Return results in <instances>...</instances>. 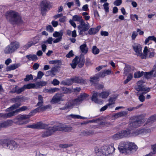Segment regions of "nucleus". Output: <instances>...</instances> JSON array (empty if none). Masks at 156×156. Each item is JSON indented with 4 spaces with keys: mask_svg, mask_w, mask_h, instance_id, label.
Masks as SVG:
<instances>
[{
    "mask_svg": "<svg viewBox=\"0 0 156 156\" xmlns=\"http://www.w3.org/2000/svg\"><path fill=\"white\" fill-rule=\"evenodd\" d=\"M78 29L80 35L83 34V32L87 30L90 28V25L88 23H85L83 20L80 23V24L78 26Z\"/></svg>",
    "mask_w": 156,
    "mask_h": 156,
    "instance_id": "nucleus-10",
    "label": "nucleus"
},
{
    "mask_svg": "<svg viewBox=\"0 0 156 156\" xmlns=\"http://www.w3.org/2000/svg\"><path fill=\"white\" fill-rule=\"evenodd\" d=\"M142 105L143 104H142L137 106L136 107H130L128 108L127 109V110L129 111H132L135 110V109H138L140 107H141Z\"/></svg>",
    "mask_w": 156,
    "mask_h": 156,
    "instance_id": "nucleus-55",
    "label": "nucleus"
},
{
    "mask_svg": "<svg viewBox=\"0 0 156 156\" xmlns=\"http://www.w3.org/2000/svg\"><path fill=\"white\" fill-rule=\"evenodd\" d=\"M72 80H73L74 83H84L85 81L81 77L76 76L72 78Z\"/></svg>",
    "mask_w": 156,
    "mask_h": 156,
    "instance_id": "nucleus-20",
    "label": "nucleus"
},
{
    "mask_svg": "<svg viewBox=\"0 0 156 156\" xmlns=\"http://www.w3.org/2000/svg\"><path fill=\"white\" fill-rule=\"evenodd\" d=\"M20 63L14 64L7 66L6 68V70L7 71H9L14 70L20 66Z\"/></svg>",
    "mask_w": 156,
    "mask_h": 156,
    "instance_id": "nucleus-24",
    "label": "nucleus"
},
{
    "mask_svg": "<svg viewBox=\"0 0 156 156\" xmlns=\"http://www.w3.org/2000/svg\"><path fill=\"white\" fill-rule=\"evenodd\" d=\"M56 125H55L52 127H49L45 131L43 132L42 135V137H46L51 135L57 130Z\"/></svg>",
    "mask_w": 156,
    "mask_h": 156,
    "instance_id": "nucleus-11",
    "label": "nucleus"
},
{
    "mask_svg": "<svg viewBox=\"0 0 156 156\" xmlns=\"http://www.w3.org/2000/svg\"><path fill=\"white\" fill-rule=\"evenodd\" d=\"M80 48L81 52L84 54L87 53L88 51V48L86 43L80 45Z\"/></svg>",
    "mask_w": 156,
    "mask_h": 156,
    "instance_id": "nucleus-28",
    "label": "nucleus"
},
{
    "mask_svg": "<svg viewBox=\"0 0 156 156\" xmlns=\"http://www.w3.org/2000/svg\"><path fill=\"white\" fill-rule=\"evenodd\" d=\"M98 94L97 93H94L92 97V100L94 101L95 103H100L101 102L97 98L98 96Z\"/></svg>",
    "mask_w": 156,
    "mask_h": 156,
    "instance_id": "nucleus-36",
    "label": "nucleus"
},
{
    "mask_svg": "<svg viewBox=\"0 0 156 156\" xmlns=\"http://www.w3.org/2000/svg\"><path fill=\"white\" fill-rule=\"evenodd\" d=\"M100 28V26H98L96 28H91L89 30L88 33L90 35H94L98 32Z\"/></svg>",
    "mask_w": 156,
    "mask_h": 156,
    "instance_id": "nucleus-22",
    "label": "nucleus"
},
{
    "mask_svg": "<svg viewBox=\"0 0 156 156\" xmlns=\"http://www.w3.org/2000/svg\"><path fill=\"white\" fill-rule=\"evenodd\" d=\"M131 129L128 128L125 130L121 131L123 138L128 136H136L139 135H144L151 132V129L149 128H143L137 129L134 131H132Z\"/></svg>",
    "mask_w": 156,
    "mask_h": 156,
    "instance_id": "nucleus-1",
    "label": "nucleus"
},
{
    "mask_svg": "<svg viewBox=\"0 0 156 156\" xmlns=\"http://www.w3.org/2000/svg\"><path fill=\"white\" fill-rule=\"evenodd\" d=\"M60 83L59 81L56 79H54L51 81V83L54 86L58 85Z\"/></svg>",
    "mask_w": 156,
    "mask_h": 156,
    "instance_id": "nucleus-61",
    "label": "nucleus"
},
{
    "mask_svg": "<svg viewBox=\"0 0 156 156\" xmlns=\"http://www.w3.org/2000/svg\"><path fill=\"white\" fill-rule=\"evenodd\" d=\"M95 152L98 156H108L114 152L115 149L112 145L103 146L100 148L96 147L94 148Z\"/></svg>",
    "mask_w": 156,
    "mask_h": 156,
    "instance_id": "nucleus-4",
    "label": "nucleus"
},
{
    "mask_svg": "<svg viewBox=\"0 0 156 156\" xmlns=\"http://www.w3.org/2000/svg\"><path fill=\"white\" fill-rule=\"evenodd\" d=\"M57 131H64L65 132L69 131L72 129V127L70 126H64L63 125L59 124L56 126Z\"/></svg>",
    "mask_w": 156,
    "mask_h": 156,
    "instance_id": "nucleus-16",
    "label": "nucleus"
},
{
    "mask_svg": "<svg viewBox=\"0 0 156 156\" xmlns=\"http://www.w3.org/2000/svg\"><path fill=\"white\" fill-rule=\"evenodd\" d=\"M72 108L71 103L70 102H68L63 107L60 108L59 109L60 110H66Z\"/></svg>",
    "mask_w": 156,
    "mask_h": 156,
    "instance_id": "nucleus-41",
    "label": "nucleus"
},
{
    "mask_svg": "<svg viewBox=\"0 0 156 156\" xmlns=\"http://www.w3.org/2000/svg\"><path fill=\"white\" fill-rule=\"evenodd\" d=\"M44 74V73L42 71H39L38 73L37 79H41Z\"/></svg>",
    "mask_w": 156,
    "mask_h": 156,
    "instance_id": "nucleus-63",
    "label": "nucleus"
},
{
    "mask_svg": "<svg viewBox=\"0 0 156 156\" xmlns=\"http://www.w3.org/2000/svg\"><path fill=\"white\" fill-rule=\"evenodd\" d=\"M63 35V32L62 30L59 32L55 31L53 34V36L55 37H62Z\"/></svg>",
    "mask_w": 156,
    "mask_h": 156,
    "instance_id": "nucleus-42",
    "label": "nucleus"
},
{
    "mask_svg": "<svg viewBox=\"0 0 156 156\" xmlns=\"http://www.w3.org/2000/svg\"><path fill=\"white\" fill-rule=\"evenodd\" d=\"M47 82L45 81H40L35 83L36 88H37L45 86L47 84Z\"/></svg>",
    "mask_w": 156,
    "mask_h": 156,
    "instance_id": "nucleus-35",
    "label": "nucleus"
},
{
    "mask_svg": "<svg viewBox=\"0 0 156 156\" xmlns=\"http://www.w3.org/2000/svg\"><path fill=\"white\" fill-rule=\"evenodd\" d=\"M70 102L71 103V104L72 105V108L74 106L80 104L82 103V101H81L80 99L78 97L76 99L72 100V102Z\"/></svg>",
    "mask_w": 156,
    "mask_h": 156,
    "instance_id": "nucleus-29",
    "label": "nucleus"
},
{
    "mask_svg": "<svg viewBox=\"0 0 156 156\" xmlns=\"http://www.w3.org/2000/svg\"><path fill=\"white\" fill-rule=\"evenodd\" d=\"M69 116L73 119H87V117H82L79 115H76L72 114L70 115H69Z\"/></svg>",
    "mask_w": 156,
    "mask_h": 156,
    "instance_id": "nucleus-45",
    "label": "nucleus"
},
{
    "mask_svg": "<svg viewBox=\"0 0 156 156\" xmlns=\"http://www.w3.org/2000/svg\"><path fill=\"white\" fill-rule=\"evenodd\" d=\"M145 78L147 79H150L152 76H156V66L154 65L152 69L149 72H145L144 74Z\"/></svg>",
    "mask_w": 156,
    "mask_h": 156,
    "instance_id": "nucleus-15",
    "label": "nucleus"
},
{
    "mask_svg": "<svg viewBox=\"0 0 156 156\" xmlns=\"http://www.w3.org/2000/svg\"><path fill=\"white\" fill-rule=\"evenodd\" d=\"M25 89H30L36 88V84L34 83H29L24 85Z\"/></svg>",
    "mask_w": 156,
    "mask_h": 156,
    "instance_id": "nucleus-46",
    "label": "nucleus"
},
{
    "mask_svg": "<svg viewBox=\"0 0 156 156\" xmlns=\"http://www.w3.org/2000/svg\"><path fill=\"white\" fill-rule=\"evenodd\" d=\"M132 47L134 51L136 53L137 55L140 54V52H141L142 47L140 45L138 44H135Z\"/></svg>",
    "mask_w": 156,
    "mask_h": 156,
    "instance_id": "nucleus-17",
    "label": "nucleus"
},
{
    "mask_svg": "<svg viewBox=\"0 0 156 156\" xmlns=\"http://www.w3.org/2000/svg\"><path fill=\"white\" fill-rule=\"evenodd\" d=\"M26 57L28 59L29 61H36L38 59V58L35 55L30 54L27 55Z\"/></svg>",
    "mask_w": 156,
    "mask_h": 156,
    "instance_id": "nucleus-34",
    "label": "nucleus"
},
{
    "mask_svg": "<svg viewBox=\"0 0 156 156\" xmlns=\"http://www.w3.org/2000/svg\"><path fill=\"white\" fill-rule=\"evenodd\" d=\"M30 118L29 115H19L17 116L14 119L15 123L19 125H23L26 124L29 122V120H24Z\"/></svg>",
    "mask_w": 156,
    "mask_h": 156,
    "instance_id": "nucleus-8",
    "label": "nucleus"
},
{
    "mask_svg": "<svg viewBox=\"0 0 156 156\" xmlns=\"http://www.w3.org/2000/svg\"><path fill=\"white\" fill-rule=\"evenodd\" d=\"M134 68L129 65L126 66L124 68V73L126 74L128 73L131 72L132 71H133Z\"/></svg>",
    "mask_w": 156,
    "mask_h": 156,
    "instance_id": "nucleus-30",
    "label": "nucleus"
},
{
    "mask_svg": "<svg viewBox=\"0 0 156 156\" xmlns=\"http://www.w3.org/2000/svg\"><path fill=\"white\" fill-rule=\"evenodd\" d=\"M28 108L27 106H23L19 109L16 110L17 113L21 111H23L27 109Z\"/></svg>",
    "mask_w": 156,
    "mask_h": 156,
    "instance_id": "nucleus-58",
    "label": "nucleus"
},
{
    "mask_svg": "<svg viewBox=\"0 0 156 156\" xmlns=\"http://www.w3.org/2000/svg\"><path fill=\"white\" fill-rule=\"evenodd\" d=\"M46 29L47 31L50 33H52L54 31V29L51 25L47 26Z\"/></svg>",
    "mask_w": 156,
    "mask_h": 156,
    "instance_id": "nucleus-60",
    "label": "nucleus"
},
{
    "mask_svg": "<svg viewBox=\"0 0 156 156\" xmlns=\"http://www.w3.org/2000/svg\"><path fill=\"white\" fill-rule=\"evenodd\" d=\"M122 3V0H116L114 2V5L116 6H119L121 5Z\"/></svg>",
    "mask_w": 156,
    "mask_h": 156,
    "instance_id": "nucleus-64",
    "label": "nucleus"
},
{
    "mask_svg": "<svg viewBox=\"0 0 156 156\" xmlns=\"http://www.w3.org/2000/svg\"><path fill=\"white\" fill-rule=\"evenodd\" d=\"M108 101L109 103L107 104L108 106H110V105L115 103V100L113 98H110Z\"/></svg>",
    "mask_w": 156,
    "mask_h": 156,
    "instance_id": "nucleus-62",
    "label": "nucleus"
},
{
    "mask_svg": "<svg viewBox=\"0 0 156 156\" xmlns=\"http://www.w3.org/2000/svg\"><path fill=\"white\" fill-rule=\"evenodd\" d=\"M13 123L12 120H8L1 123V127H6L11 126L13 124Z\"/></svg>",
    "mask_w": 156,
    "mask_h": 156,
    "instance_id": "nucleus-23",
    "label": "nucleus"
},
{
    "mask_svg": "<svg viewBox=\"0 0 156 156\" xmlns=\"http://www.w3.org/2000/svg\"><path fill=\"white\" fill-rule=\"evenodd\" d=\"M143 72H140V71H138L135 72L134 74V77L135 78L140 77L143 76Z\"/></svg>",
    "mask_w": 156,
    "mask_h": 156,
    "instance_id": "nucleus-51",
    "label": "nucleus"
},
{
    "mask_svg": "<svg viewBox=\"0 0 156 156\" xmlns=\"http://www.w3.org/2000/svg\"><path fill=\"white\" fill-rule=\"evenodd\" d=\"M99 76L100 75L98 73H97L94 75L93 76L90 77V81L92 84H95L96 82L99 81L100 77Z\"/></svg>",
    "mask_w": 156,
    "mask_h": 156,
    "instance_id": "nucleus-19",
    "label": "nucleus"
},
{
    "mask_svg": "<svg viewBox=\"0 0 156 156\" xmlns=\"http://www.w3.org/2000/svg\"><path fill=\"white\" fill-rule=\"evenodd\" d=\"M59 90L58 88H52L49 89V93L51 94L54 93L55 92L58 91Z\"/></svg>",
    "mask_w": 156,
    "mask_h": 156,
    "instance_id": "nucleus-59",
    "label": "nucleus"
},
{
    "mask_svg": "<svg viewBox=\"0 0 156 156\" xmlns=\"http://www.w3.org/2000/svg\"><path fill=\"white\" fill-rule=\"evenodd\" d=\"M16 113H17L16 110L7 113H1V117H2L5 118H10L15 115Z\"/></svg>",
    "mask_w": 156,
    "mask_h": 156,
    "instance_id": "nucleus-21",
    "label": "nucleus"
},
{
    "mask_svg": "<svg viewBox=\"0 0 156 156\" xmlns=\"http://www.w3.org/2000/svg\"><path fill=\"white\" fill-rule=\"evenodd\" d=\"M109 4L108 2L105 3L103 6L104 8V9L105 11L106 12H109V7H108Z\"/></svg>",
    "mask_w": 156,
    "mask_h": 156,
    "instance_id": "nucleus-57",
    "label": "nucleus"
},
{
    "mask_svg": "<svg viewBox=\"0 0 156 156\" xmlns=\"http://www.w3.org/2000/svg\"><path fill=\"white\" fill-rule=\"evenodd\" d=\"M94 134L92 131L86 130L82 131L80 133V135L83 136H90Z\"/></svg>",
    "mask_w": 156,
    "mask_h": 156,
    "instance_id": "nucleus-32",
    "label": "nucleus"
},
{
    "mask_svg": "<svg viewBox=\"0 0 156 156\" xmlns=\"http://www.w3.org/2000/svg\"><path fill=\"white\" fill-rule=\"evenodd\" d=\"M74 82H73V80H72V78L67 79L66 81H63L62 82V83L63 84L69 86L71 85Z\"/></svg>",
    "mask_w": 156,
    "mask_h": 156,
    "instance_id": "nucleus-40",
    "label": "nucleus"
},
{
    "mask_svg": "<svg viewBox=\"0 0 156 156\" xmlns=\"http://www.w3.org/2000/svg\"><path fill=\"white\" fill-rule=\"evenodd\" d=\"M144 82L142 80L138 81L137 83V86L135 87V89L138 91H150V88L146 87L143 84Z\"/></svg>",
    "mask_w": 156,
    "mask_h": 156,
    "instance_id": "nucleus-12",
    "label": "nucleus"
},
{
    "mask_svg": "<svg viewBox=\"0 0 156 156\" xmlns=\"http://www.w3.org/2000/svg\"><path fill=\"white\" fill-rule=\"evenodd\" d=\"M72 20L75 21H77L80 23L83 20L82 19V17L78 16V15H75L73 16Z\"/></svg>",
    "mask_w": 156,
    "mask_h": 156,
    "instance_id": "nucleus-43",
    "label": "nucleus"
},
{
    "mask_svg": "<svg viewBox=\"0 0 156 156\" xmlns=\"http://www.w3.org/2000/svg\"><path fill=\"white\" fill-rule=\"evenodd\" d=\"M62 90L64 93H70L72 92L71 89L65 87L62 88Z\"/></svg>",
    "mask_w": 156,
    "mask_h": 156,
    "instance_id": "nucleus-56",
    "label": "nucleus"
},
{
    "mask_svg": "<svg viewBox=\"0 0 156 156\" xmlns=\"http://www.w3.org/2000/svg\"><path fill=\"white\" fill-rule=\"evenodd\" d=\"M1 144L3 147L12 151L16 150L19 146L16 141L9 139L1 140Z\"/></svg>",
    "mask_w": 156,
    "mask_h": 156,
    "instance_id": "nucleus-5",
    "label": "nucleus"
},
{
    "mask_svg": "<svg viewBox=\"0 0 156 156\" xmlns=\"http://www.w3.org/2000/svg\"><path fill=\"white\" fill-rule=\"evenodd\" d=\"M112 137L115 140H117L123 138L121 131L114 134Z\"/></svg>",
    "mask_w": 156,
    "mask_h": 156,
    "instance_id": "nucleus-39",
    "label": "nucleus"
},
{
    "mask_svg": "<svg viewBox=\"0 0 156 156\" xmlns=\"http://www.w3.org/2000/svg\"><path fill=\"white\" fill-rule=\"evenodd\" d=\"M58 66H55L52 67L50 71H48L46 72V73H50L51 74H53V75H55V74L54 73L56 72L57 71Z\"/></svg>",
    "mask_w": 156,
    "mask_h": 156,
    "instance_id": "nucleus-49",
    "label": "nucleus"
},
{
    "mask_svg": "<svg viewBox=\"0 0 156 156\" xmlns=\"http://www.w3.org/2000/svg\"><path fill=\"white\" fill-rule=\"evenodd\" d=\"M41 112V110L40 109V107L39 106L38 107L32 110L29 113V114L28 115H29L30 118L31 116L33 115V113L35 114V113H36L37 112Z\"/></svg>",
    "mask_w": 156,
    "mask_h": 156,
    "instance_id": "nucleus-44",
    "label": "nucleus"
},
{
    "mask_svg": "<svg viewBox=\"0 0 156 156\" xmlns=\"http://www.w3.org/2000/svg\"><path fill=\"white\" fill-rule=\"evenodd\" d=\"M111 70H105L103 72L98 73L101 77H104L106 75H109L111 74Z\"/></svg>",
    "mask_w": 156,
    "mask_h": 156,
    "instance_id": "nucleus-26",
    "label": "nucleus"
},
{
    "mask_svg": "<svg viewBox=\"0 0 156 156\" xmlns=\"http://www.w3.org/2000/svg\"><path fill=\"white\" fill-rule=\"evenodd\" d=\"M135 121L131 122L129 125L130 128L139 127L144 122V120L141 115L134 116L132 118Z\"/></svg>",
    "mask_w": 156,
    "mask_h": 156,
    "instance_id": "nucleus-7",
    "label": "nucleus"
},
{
    "mask_svg": "<svg viewBox=\"0 0 156 156\" xmlns=\"http://www.w3.org/2000/svg\"><path fill=\"white\" fill-rule=\"evenodd\" d=\"M8 21L13 25L22 23L23 20L20 14L12 10L7 12L5 14Z\"/></svg>",
    "mask_w": 156,
    "mask_h": 156,
    "instance_id": "nucleus-3",
    "label": "nucleus"
},
{
    "mask_svg": "<svg viewBox=\"0 0 156 156\" xmlns=\"http://www.w3.org/2000/svg\"><path fill=\"white\" fill-rule=\"evenodd\" d=\"M63 95L61 94L57 93L53 96L51 102L52 104L58 103L60 101H62L64 99L62 98Z\"/></svg>",
    "mask_w": 156,
    "mask_h": 156,
    "instance_id": "nucleus-14",
    "label": "nucleus"
},
{
    "mask_svg": "<svg viewBox=\"0 0 156 156\" xmlns=\"http://www.w3.org/2000/svg\"><path fill=\"white\" fill-rule=\"evenodd\" d=\"M118 149L122 153L130 154L132 151H136L137 147L133 143L122 142L119 144Z\"/></svg>",
    "mask_w": 156,
    "mask_h": 156,
    "instance_id": "nucleus-2",
    "label": "nucleus"
},
{
    "mask_svg": "<svg viewBox=\"0 0 156 156\" xmlns=\"http://www.w3.org/2000/svg\"><path fill=\"white\" fill-rule=\"evenodd\" d=\"M33 76L31 74L27 75L26 76V78L24 79V81H28L30 80L33 79Z\"/></svg>",
    "mask_w": 156,
    "mask_h": 156,
    "instance_id": "nucleus-53",
    "label": "nucleus"
},
{
    "mask_svg": "<svg viewBox=\"0 0 156 156\" xmlns=\"http://www.w3.org/2000/svg\"><path fill=\"white\" fill-rule=\"evenodd\" d=\"M85 63V59L84 55H81L80 56L79 60L78 62V66L80 68L82 67Z\"/></svg>",
    "mask_w": 156,
    "mask_h": 156,
    "instance_id": "nucleus-25",
    "label": "nucleus"
},
{
    "mask_svg": "<svg viewBox=\"0 0 156 156\" xmlns=\"http://www.w3.org/2000/svg\"><path fill=\"white\" fill-rule=\"evenodd\" d=\"M156 120V115L151 116L149 118L144 126H147V127H149L151 126V125Z\"/></svg>",
    "mask_w": 156,
    "mask_h": 156,
    "instance_id": "nucleus-18",
    "label": "nucleus"
},
{
    "mask_svg": "<svg viewBox=\"0 0 156 156\" xmlns=\"http://www.w3.org/2000/svg\"><path fill=\"white\" fill-rule=\"evenodd\" d=\"M51 6L50 2L47 0H44L41 2L40 7L42 15H44L45 12L50 9Z\"/></svg>",
    "mask_w": 156,
    "mask_h": 156,
    "instance_id": "nucleus-9",
    "label": "nucleus"
},
{
    "mask_svg": "<svg viewBox=\"0 0 156 156\" xmlns=\"http://www.w3.org/2000/svg\"><path fill=\"white\" fill-rule=\"evenodd\" d=\"M38 40L37 39L36 42H34L32 41L29 42L23 46V48L24 50H26L32 45L36 44L37 42H38Z\"/></svg>",
    "mask_w": 156,
    "mask_h": 156,
    "instance_id": "nucleus-27",
    "label": "nucleus"
},
{
    "mask_svg": "<svg viewBox=\"0 0 156 156\" xmlns=\"http://www.w3.org/2000/svg\"><path fill=\"white\" fill-rule=\"evenodd\" d=\"M100 52L99 49H98L96 46H94L92 47V52L94 55H97Z\"/></svg>",
    "mask_w": 156,
    "mask_h": 156,
    "instance_id": "nucleus-48",
    "label": "nucleus"
},
{
    "mask_svg": "<svg viewBox=\"0 0 156 156\" xmlns=\"http://www.w3.org/2000/svg\"><path fill=\"white\" fill-rule=\"evenodd\" d=\"M21 105V103L20 102H18L12 105L10 107L8 108L7 110V111H12L18 108Z\"/></svg>",
    "mask_w": 156,
    "mask_h": 156,
    "instance_id": "nucleus-31",
    "label": "nucleus"
},
{
    "mask_svg": "<svg viewBox=\"0 0 156 156\" xmlns=\"http://www.w3.org/2000/svg\"><path fill=\"white\" fill-rule=\"evenodd\" d=\"M109 94V92L107 91H103L101 93L98 94V96L99 97L103 98H107Z\"/></svg>",
    "mask_w": 156,
    "mask_h": 156,
    "instance_id": "nucleus-37",
    "label": "nucleus"
},
{
    "mask_svg": "<svg viewBox=\"0 0 156 156\" xmlns=\"http://www.w3.org/2000/svg\"><path fill=\"white\" fill-rule=\"evenodd\" d=\"M38 102L36 105V106H41L44 103L43 97L41 95H39L38 96Z\"/></svg>",
    "mask_w": 156,
    "mask_h": 156,
    "instance_id": "nucleus-33",
    "label": "nucleus"
},
{
    "mask_svg": "<svg viewBox=\"0 0 156 156\" xmlns=\"http://www.w3.org/2000/svg\"><path fill=\"white\" fill-rule=\"evenodd\" d=\"M79 59V57L76 56L73 60L72 63L71 64L72 67L73 68H75L77 64H78L77 60Z\"/></svg>",
    "mask_w": 156,
    "mask_h": 156,
    "instance_id": "nucleus-38",
    "label": "nucleus"
},
{
    "mask_svg": "<svg viewBox=\"0 0 156 156\" xmlns=\"http://www.w3.org/2000/svg\"><path fill=\"white\" fill-rule=\"evenodd\" d=\"M133 74L131 73H129L127 79L124 81V83L125 84L127 83L129 81L133 78Z\"/></svg>",
    "mask_w": 156,
    "mask_h": 156,
    "instance_id": "nucleus-52",
    "label": "nucleus"
},
{
    "mask_svg": "<svg viewBox=\"0 0 156 156\" xmlns=\"http://www.w3.org/2000/svg\"><path fill=\"white\" fill-rule=\"evenodd\" d=\"M20 47V43L17 41L11 42L4 49V52L6 54H11L15 52Z\"/></svg>",
    "mask_w": 156,
    "mask_h": 156,
    "instance_id": "nucleus-6",
    "label": "nucleus"
},
{
    "mask_svg": "<svg viewBox=\"0 0 156 156\" xmlns=\"http://www.w3.org/2000/svg\"><path fill=\"white\" fill-rule=\"evenodd\" d=\"M88 95L86 94L83 93V94H81L80 96L78 97L80 99L81 101L82 102L84 100L86 99L88 97Z\"/></svg>",
    "mask_w": 156,
    "mask_h": 156,
    "instance_id": "nucleus-50",
    "label": "nucleus"
},
{
    "mask_svg": "<svg viewBox=\"0 0 156 156\" xmlns=\"http://www.w3.org/2000/svg\"><path fill=\"white\" fill-rule=\"evenodd\" d=\"M25 90V88L24 87V86L21 88L19 89H18L16 90L15 89L14 91L12 90L10 91V92L12 93H16L18 94H19L23 91Z\"/></svg>",
    "mask_w": 156,
    "mask_h": 156,
    "instance_id": "nucleus-47",
    "label": "nucleus"
},
{
    "mask_svg": "<svg viewBox=\"0 0 156 156\" xmlns=\"http://www.w3.org/2000/svg\"><path fill=\"white\" fill-rule=\"evenodd\" d=\"M148 53L149 54L148 57L149 58L153 57L154 56V55L155 54V53L153 49L149 50V51H148Z\"/></svg>",
    "mask_w": 156,
    "mask_h": 156,
    "instance_id": "nucleus-54",
    "label": "nucleus"
},
{
    "mask_svg": "<svg viewBox=\"0 0 156 156\" xmlns=\"http://www.w3.org/2000/svg\"><path fill=\"white\" fill-rule=\"evenodd\" d=\"M48 126V125L47 124L43 123L41 122H39L36 124L27 125L26 126V127L32 129H44L47 128Z\"/></svg>",
    "mask_w": 156,
    "mask_h": 156,
    "instance_id": "nucleus-13",
    "label": "nucleus"
}]
</instances>
